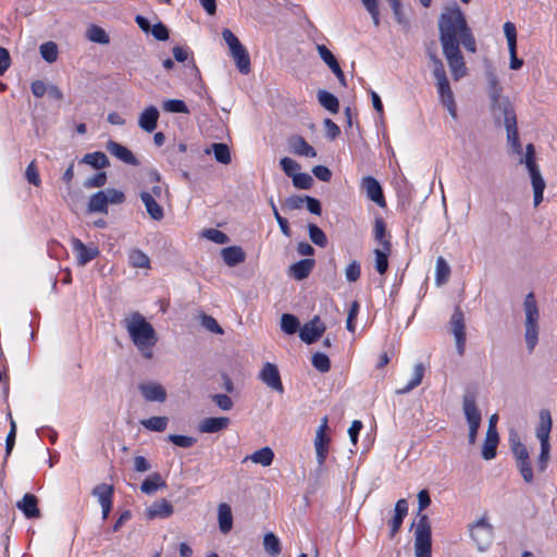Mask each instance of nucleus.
Masks as SVG:
<instances>
[{
  "label": "nucleus",
  "mask_w": 557,
  "mask_h": 557,
  "mask_svg": "<svg viewBox=\"0 0 557 557\" xmlns=\"http://www.w3.org/2000/svg\"><path fill=\"white\" fill-rule=\"evenodd\" d=\"M325 330V324L320 317L315 315L302 326L299 336L306 344H313L323 335Z\"/></svg>",
  "instance_id": "nucleus-15"
},
{
  "label": "nucleus",
  "mask_w": 557,
  "mask_h": 557,
  "mask_svg": "<svg viewBox=\"0 0 557 557\" xmlns=\"http://www.w3.org/2000/svg\"><path fill=\"white\" fill-rule=\"evenodd\" d=\"M281 327L286 334H294L299 327L298 319L289 313H284L281 319Z\"/></svg>",
  "instance_id": "nucleus-48"
},
{
  "label": "nucleus",
  "mask_w": 557,
  "mask_h": 557,
  "mask_svg": "<svg viewBox=\"0 0 557 557\" xmlns=\"http://www.w3.org/2000/svg\"><path fill=\"white\" fill-rule=\"evenodd\" d=\"M264 549L272 557L277 556L281 553V544L278 537L273 533H267L263 539Z\"/></svg>",
  "instance_id": "nucleus-46"
},
{
  "label": "nucleus",
  "mask_w": 557,
  "mask_h": 557,
  "mask_svg": "<svg viewBox=\"0 0 557 557\" xmlns=\"http://www.w3.org/2000/svg\"><path fill=\"white\" fill-rule=\"evenodd\" d=\"M470 534L478 548L484 550L493 541V527L482 518L471 527Z\"/></svg>",
  "instance_id": "nucleus-10"
},
{
  "label": "nucleus",
  "mask_w": 557,
  "mask_h": 557,
  "mask_svg": "<svg viewBox=\"0 0 557 557\" xmlns=\"http://www.w3.org/2000/svg\"><path fill=\"white\" fill-rule=\"evenodd\" d=\"M552 430V417L548 410H542L540 412V424L536 429V436L541 442V453L537 458L536 467L540 472H544L547 469L549 460V433Z\"/></svg>",
  "instance_id": "nucleus-6"
},
{
  "label": "nucleus",
  "mask_w": 557,
  "mask_h": 557,
  "mask_svg": "<svg viewBox=\"0 0 557 557\" xmlns=\"http://www.w3.org/2000/svg\"><path fill=\"white\" fill-rule=\"evenodd\" d=\"M203 235L208 239L220 245L226 244L230 240L228 236L224 232L216 228H208L203 232Z\"/></svg>",
  "instance_id": "nucleus-56"
},
{
  "label": "nucleus",
  "mask_w": 557,
  "mask_h": 557,
  "mask_svg": "<svg viewBox=\"0 0 557 557\" xmlns=\"http://www.w3.org/2000/svg\"><path fill=\"white\" fill-rule=\"evenodd\" d=\"M290 153L298 157L315 158L317 150L300 135H292L287 138Z\"/></svg>",
  "instance_id": "nucleus-17"
},
{
  "label": "nucleus",
  "mask_w": 557,
  "mask_h": 557,
  "mask_svg": "<svg viewBox=\"0 0 557 557\" xmlns=\"http://www.w3.org/2000/svg\"><path fill=\"white\" fill-rule=\"evenodd\" d=\"M504 33L507 39L508 48H517V29L513 23L506 22L504 24Z\"/></svg>",
  "instance_id": "nucleus-57"
},
{
  "label": "nucleus",
  "mask_w": 557,
  "mask_h": 557,
  "mask_svg": "<svg viewBox=\"0 0 557 557\" xmlns=\"http://www.w3.org/2000/svg\"><path fill=\"white\" fill-rule=\"evenodd\" d=\"M373 238L381 247H384L385 242H391V235L387 233L386 223L382 216L374 219Z\"/></svg>",
  "instance_id": "nucleus-38"
},
{
  "label": "nucleus",
  "mask_w": 557,
  "mask_h": 557,
  "mask_svg": "<svg viewBox=\"0 0 557 557\" xmlns=\"http://www.w3.org/2000/svg\"><path fill=\"white\" fill-rule=\"evenodd\" d=\"M520 163H524L528 170L537 168L535 159V149L533 144H528L525 147V156L520 160Z\"/></svg>",
  "instance_id": "nucleus-58"
},
{
  "label": "nucleus",
  "mask_w": 557,
  "mask_h": 557,
  "mask_svg": "<svg viewBox=\"0 0 557 557\" xmlns=\"http://www.w3.org/2000/svg\"><path fill=\"white\" fill-rule=\"evenodd\" d=\"M280 165L284 173L289 177H293L300 170V164L288 157L282 158L280 160Z\"/></svg>",
  "instance_id": "nucleus-53"
},
{
  "label": "nucleus",
  "mask_w": 557,
  "mask_h": 557,
  "mask_svg": "<svg viewBox=\"0 0 557 557\" xmlns=\"http://www.w3.org/2000/svg\"><path fill=\"white\" fill-rule=\"evenodd\" d=\"M71 247L75 253L78 265H86L99 256V249L96 246H86L79 238L72 237Z\"/></svg>",
  "instance_id": "nucleus-13"
},
{
  "label": "nucleus",
  "mask_w": 557,
  "mask_h": 557,
  "mask_svg": "<svg viewBox=\"0 0 557 557\" xmlns=\"http://www.w3.org/2000/svg\"><path fill=\"white\" fill-rule=\"evenodd\" d=\"M213 403L222 410H231L233 408V400L226 394H215L212 396Z\"/></svg>",
  "instance_id": "nucleus-62"
},
{
  "label": "nucleus",
  "mask_w": 557,
  "mask_h": 557,
  "mask_svg": "<svg viewBox=\"0 0 557 557\" xmlns=\"http://www.w3.org/2000/svg\"><path fill=\"white\" fill-rule=\"evenodd\" d=\"M320 58L327 64L329 67L336 65L338 62L331 50L324 45L317 47Z\"/></svg>",
  "instance_id": "nucleus-61"
},
{
  "label": "nucleus",
  "mask_w": 557,
  "mask_h": 557,
  "mask_svg": "<svg viewBox=\"0 0 557 557\" xmlns=\"http://www.w3.org/2000/svg\"><path fill=\"white\" fill-rule=\"evenodd\" d=\"M463 412L469 425H481V411L476 407L473 395L469 394L463 397Z\"/></svg>",
  "instance_id": "nucleus-27"
},
{
  "label": "nucleus",
  "mask_w": 557,
  "mask_h": 557,
  "mask_svg": "<svg viewBox=\"0 0 557 557\" xmlns=\"http://www.w3.org/2000/svg\"><path fill=\"white\" fill-rule=\"evenodd\" d=\"M504 123L507 131L508 141L511 144L513 150L517 153H520L522 147L518 134L516 113L510 106L506 107L504 110Z\"/></svg>",
  "instance_id": "nucleus-12"
},
{
  "label": "nucleus",
  "mask_w": 557,
  "mask_h": 557,
  "mask_svg": "<svg viewBox=\"0 0 557 557\" xmlns=\"http://www.w3.org/2000/svg\"><path fill=\"white\" fill-rule=\"evenodd\" d=\"M202 325L212 333H215V334L224 333L223 329L220 326L218 321L211 315H207V314L202 315Z\"/></svg>",
  "instance_id": "nucleus-64"
},
{
  "label": "nucleus",
  "mask_w": 557,
  "mask_h": 557,
  "mask_svg": "<svg viewBox=\"0 0 557 557\" xmlns=\"http://www.w3.org/2000/svg\"><path fill=\"white\" fill-rule=\"evenodd\" d=\"M424 373H425L424 364L422 362L417 363L414 366L413 375H412L411 380L407 383V385L397 389L396 393L398 395H403V394H407V393L411 392L412 389H414L416 387H418L422 383Z\"/></svg>",
  "instance_id": "nucleus-35"
},
{
  "label": "nucleus",
  "mask_w": 557,
  "mask_h": 557,
  "mask_svg": "<svg viewBox=\"0 0 557 557\" xmlns=\"http://www.w3.org/2000/svg\"><path fill=\"white\" fill-rule=\"evenodd\" d=\"M273 459H274L273 450L270 447L265 446V447H262V448L256 450L251 455L246 456L244 458L243 462H245L247 460H251L253 463L261 465L262 467H269L272 465Z\"/></svg>",
  "instance_id": "nucleus-32"
},
{
  "label": "nucleus",
  "mask_w": 557,
  "mask_h": 557,
  "mask_svg": "<svg viewBox=\"0 0 557 557\" xmlns=\"http://www.w3.org/2000/svg\"><path fill=\"white\" fill-rule=\"evenodd\" d=\"M431 504V497L426 490L418 493V522L414 529V553L416 557H431L432 555V532L426 515L421 513Z\"/></svg>",
  "instance_id": "nucleus-3"
},
{
  "label": "nucleus",
  "mask_w": 557,
  "mask_h": 557,
  "mask_svg": "<svg viewBox=\"0 0 557 557\" xmlns=\"http://www.w3.org/2000/svg\"><path fill=\"white\" fill-rule=\"evenodd\" d=\"M222 37L230 48L231 55L233 57L238 71L243 74H248L251 70V63L247 49L228 28H224L222 30Z\"/></svg>",
  "instance_id": "nucleus-7"
},
{
  "label": "nucleus",
  "mask_w": 557,
  "mask_h": 557,
  "mask_svg": "<svg viewBox=\"0 0 557 557\" xmlns=\"http://www.w3.org/2000/svg\"><path fill=\"white\" fill-rule=\"evenodd\" d=\"M159 111L154 106L147 107L139 115L138 124L147 133L157 128Z\"/></svg>",
  "instance_id": "nucleus-26"
},
{
  "label": "nucleus",
  "mask_w": 557,
  "mask_h": 557,
  "mask_svg": "<svg viewBox=\"0 0 557 557\" xmlns=\"http://www.w3.org/2000/svg\"><path fill=\"white\" fill-rule=\"evenodd\" d=\"M222 257L228 267H234L245 261L246 255L238 246H230L222 249Z\"/></svg>",
  "instance_id": "nucleus-33"
},
{
  "label": "nucleus",
  "mask_w": 557,
  "mask_h": 557,
  "mask_svg": "<svg viewBox=\"0 0 557 557\" xmlns=\"http://www.w3.org/2000/svg\"><path fill=\"white\" fill-rule=\"evenodd\" d=\"M450 325L456 339L457 351L462 356L466 348V325L463 312L459 307H457L451 314Z\"/></svg>",
  "instance_id": "nucleus-11"
},
{
  "label": "nucleus",
  "mask_w": 557,
  "mask_h": 557,
  "mask_svg": "<svg viewBox=\"0 0 557 557\" xmlns=\"http://www.w3.org/2000/svg\"><path fill=\"white\" fill-rule=\"evenodd\" d=\"M487 76H488L490 96H491L493 102H497L500 97L503 88L500 87L498 78L494 72H490Z\"/></svg>",
  "instance_id": "nucleus-51"
},
{
  "label": "nucleus",
  "mask_w": 557,
  "mask_h": 557,
  "mask_svg": "<svg viewBox=\"0 0 557 557\" xmlns=\"http://www.w3.org/2000/svg\"><path fill=\"white\" fill-rule=\"evenodd\" d=\"M168 440L174 445L183 448L191 447L196 443V438L181 434H170Z\"/></svg>",
  "instance_id": "nucleus-54"
},
{
  "label": "nucleus",
  "mask_w": 557,
  "mask_h": 557,
  "mask_svg": "<svg viewBox=\"0 0 557 557\" xmlns=\"http://www.w3.org/2000/svg\"><path fill=\"white\" fill-rule=\"evenodd\" d=\"M212 151L218 162L222 164H230L232 161L231 151L226 144L214 143L212 145Z\"/></svg>",
  "instance_id": "nucleus-45"
},
{
  "label": "nucleus",
  "mask_w": 557,
  "mask_h": 557,
  "mask_svg": "<svg viewBox=\"0 0 557 557\" xmlns=\"http://www.w3.org/2000/svg\"><path fill=\"white\" fill-rule=\"evenodd\" d=\"M531 178L533 188V201L534 207H537L543 201V195L546 187V183L541 174L540 168L528 170Z\"/></svg>",
  "instance_id": "nucleus-24"
},
{
  "label": "nucleus",
  "mask_w": 557,
  "mask_h": 557,
  "mask_svg": "<svg viewBox=\"0 0 557 557\" xmlns=\"http://www.w3.org/2000/svg\"><path fill=\"white\" fill-rule=\"evenodd\" d=\"M312 366L321 373H326L331 369V361L325 354L315 352L312 356Z\"/></svg>",
  "instance_id": "nucleus-50"
},
{
  "label": "nucleus",
  "mask_w": 557,
  "mask_h": 557,
  "mask_svg": "<svg viewBox=\"0 0 557 557\" xmlns=\"http://www.w3.org/2000/svg\"><path fill=\"white\" fill-rule=\"evenodd\" d=\"M346 280L348 282H356L360 278L361 268L358 261L350 262L345 269Z\"/></svg>",
  "instance_id": "nucleus-59"
},
{
  "label": "nucleus",
  "mask_w": 557,
  "mask_h": 557,
  "mask_svg": "<svg viewBox=\"0 0 557 557\" xmlns=\"http://www.w3.org/2000/svg\"><path fill=\"white\" fill-rule=\"evenodd\" d=\"M230 425L227 417H209L203 419L199 424V431L202 433H216Z\"/></svg>",
  "instance_id": "nucleus-28"
},
{
  "label": "nucleus",
  "mask_w": 557,
  "mask_h": 557,
  "mask_svg": "<svg viewBox=\"0 0 557 557\" xmlns=\"http://www.w3.org/2000/svg\"><path fill=\"white\" fill-rule=\"evenodd\" d=\"M88 211L89 212H108V199L107 194L103 190L97 191L94 194L88 202Z\"/></svg>",
  "instance_id": "nucleus-37"
},
{
  "label": "nucleus",
  "mask_w": 557,
  "mask_h": 557,
  "mask_svg": "<svg viewBox=\"0 0 557 557\" xmlns=\"http://www.w3.org/2000/svg\"><path fill=\"white\" fill-rule=\"evenodd\" d=\"M511 450L516 458L517 468L527 484H531L534 481L533 470L531 466V460L529 457V451L524 444L521 442H512Z\"/></svg>",
  "instance_id": "nucleus-8"
},
{
  "label": "nucleus",
  "mask_w": 557,
  "mask_h": 557,
  "mask_svg": "<svg viewBox=\"0 0 557 557\" xmlns=\"http://www.w3.org/2000/svg\"><path fill=\"white\" fill-rule=\"evenodd\" d=\"M39 50L42 59L48 63H52L58 59V46L53 41L42 44Z\"/></svg>",
  "instance_id": "nucleus-47"
},
{
  "label": "nucleus",
  "mask_w": 557,
  "mask_h": 557,
  "mask_svg": "<svg viewBox=\"0 0 557 557\" xmlns=\"http://www.w3.org/2000/svg\"><path fill=\"white\" fill-rule=\"evenodd\" d=\"M163 109L173 113H188L186 103L181 99H170L164 101Z\"/></svg>",
  "instance_id": "nucleus-52"
},
{
  "label": "nucleus",
  "mask_w": 557,
  "mask_h": 557,
  "mask_svg": "<svg viewBox=\"0 0 557 557\" xmlns=\"http://www.w3.org/2000/svg\"><path fill=\"white\" fill-rule=\"evenodd\" d=\"M219 528L223 534H227L233 528V515L230 505L222 503L218 507Z\"/></svg>",
  "instance_id": "nucleus-31"
},
{
  "label": "nucleus",
  "mask_w": 557,
  "mask_h": 557,
  "mask_svg": "<svg viewBox=\"0 0 557 557\" xmlns=\"http://www.w3.org/2000/svg\"><path fill=\"white\" fill-rule=\"evenodd\" d=\"M150 30L157 40L165 41L169 39V29L162 22L154 24Z\"/></svg>",
  "instance_id": "nucleus-63"
},
{
  "label": "nucleus",
  "mask_w": 557,
  "mask_h": 557,
  "mask_svg": "<svg viewBox=\"0 0 557 557\" xmlns=\"http://www.w3.org/2000/svg\"><path fill=\"white\" fill-rule=\"evenodd\" d=\"M408 513V503L401 498L396 502L395 515L389 521V537L393 539L401 528L403 521Z\"/></svg>",
  "instance_id": "nucleus-23"
},
{
  "label": "nucleus",
  "mask_w": 557,
  "mask_h": 557,
  "mask_svg": "<svg viewBox=\"0 0 557 557\" xmlns=\"http://www.w3.org/2000/svg\"><path fill=\"white\" fill-rule=\"evenodd\" d=\"M106 148L112 156H114L120 161L134 166L139 165L138 159L127 147L114 140H109L106 145Z\"/></svg>",
  "instance_id": "nucleus-19"
},
{
  "label": "nucleus",
  "mask_w": 557,
  "mask_h": 557,
  "mask_svg": "<svg viewBox=\"0 0 557 557\" xmlns=\"http://www.w3.org/2000/svg\"><path fill=\"white\" fill-rule=\"evenodd\" d=\"M173 506L172 504L162 498L160 500L153 502L147 509H146V517L150 520L152 519H165L173 515Z\"/></svg>",
  "instance_id": "nucleus-20"
},
{
  "label": "nucleus",
  "mask_w": 557,
  "mask_h": 557,
  "mask_svg": "<svg viewBox=\"0 0 557 557\" xmlns=\"http://www.w3.org/2000/svg\"><path fill=\"white\" fill-rule=\"evenodd\" d=\"M362 188H364L368 198L375 202L379 207L384 208L386 206L382 187L376 178L373 176L363 177Z\"/></svg>",
  "instance_id": "nucleus-18"
},
{
  "label": "nucleus",
  "mask_w": 557,
  "mask_h": 557,
  "mask_svg": "<svg viewBox=\"0 0 557 557\" xmlns=\"http://www.w3.org/2000/svg\"><path fill=\"white\" fill-rule=\"evenodd\" d=\"M499 443V436L498 434L486 433L485 441L482 447V457L485 460H491L495 458L497 453V446Z\"/></svg>",
  "instance_id": "nucleus-36"
},
{
  "label": "nucleus",
  "mask_w": 557,
  "mask_h": 557,
  "mask_svg": "<svg viewBox=\"0 0 557 557\" xmlns=\"http://www.w3.org/2000/svg\"><path fill=\"white\" fill-rule=\"evenodd\" d=\"M313 183L312 177L308 173H296L293 176V184L299 189H309Z\"/></svg>",
  "instance_id": "nucleus-55"
},
{
  "label": "nucleus",
  "mask_w": 557,
  "mask_h": 557,
  "mask_svg": "<svg viewBox=\"0 0 557 557\" xmlns=\"http://www.w3.org/2000/svg\"><path fill=\"white\" fill-rule=\"evenodd\" d=\"M16 507L27 519H37L40 517L38 498L34 494L26 493L23 498L17 502Z\"/></svg>",
  "instance_id": "nucleus-21"
},
{
  "label": "nucleus",
  "mask_w": 557,
  "mask_h": 557,
  "mask_svg": "<svg viewBox=\"0 0 557 557\" xmlns=\"http://www.w3.org/2000/svg\"><path fill=\"white\" fill-rule=\"evenodd\" d=\"M450 276V267L443 257L436 259L435 283L437 285L445 284Z\"/></svg>",
  "instance_id": "nucleus-42"
},
{
  "label": "nucleus",
  "mask_w": 557,
  "mask_h": 557,
  "mask_svg": "<svg viewBox=\"0 0 557 557\" xmlns=\"http://www.w3.org/2000/svg\"><path fill=\"white\" fill-rule=\"evenodd\" d=\"M124 326L133 342L145 359L153 357V347L158 342L153 326L139 313L133 312L124 320Z\"/></svg>",
  "instance_id": "nucleus-2"
},
{
  "label": "nucleus",
  "mask_w": 557,
  "mask_h": 557,
  "mask_svg": "<svg viewBox=\"0 0 557 557\" xmlns=\"http://www.w3.org/2000/svg\"><path fill=\"white\" fill-rule=\"evenodd\" d=\"M314 264H315V261L313 259H302V260L290 265L289 274L295 280H298V281L304 280L309 276Z\"/></svg>",
  "instance_id": "nucleus-30"
},
{
  "label": "nucleus",
  "mask_w": 557,
  "mask_h": 557,
  "mask_svg": "<svg viewBox=\"0 0 557 557\" xmlns=\"http://www.w3.org/2000/svg\"><path fill=\"white\" fill-rule=\"evenodd\" d=\"M309 237L313 244L319 247H325L327 245V238L325 233L315 224H309L308 226Z\"/></svg>",
  "instance_id": "nucleus-49"
},
{
  "label": "nucleus",
  "mask_w": 557,
  "mask_h": 557,
  "mask_svg": "<svg viewBox=\"0 0 557 557\" xmlns=\"http://www.w3.org/2000/svg\"><path fill=\"white\" fill-rule=\"evenodd\" d=\"M25 175L29 184H33L34 186L37 187L41 184V180L35 161H32L27 165Z\"/></svg>",
  "instance_id": "nucleus-60"
},
{
  "label": "nucleus",
  "mask_w": 557,
  "mask_h": 557,
  "mask_svg": "<svg viewBox=\"0 0 557 557\" xmlns=\"http://www.w3.org/2000/svg\"><path fill=\"white\" fill-rule=\"evenodd\" d=\"M139 391L147 401L163 403L166 399V392L159 383H143Z\"/></svg>",
  "instance_id": "nucleus-22"
},
{
  "label": "nucleus",
  "mask_w": 557,
  "mask_h": 557,
  "mask_svg": "<svg viewBox=\"0 0 557 557\" xmlns=\"http://www.w3.org/2000/svg\"><path fill=\"white\" fill-rule=\"evenodd\" d=\"M429 57L433 63V75L436 79L437 92L443 106L448 110L449 114L457 117V106L454 92L450 88L449 81L446 75L444 64L441 59L434 53L430 52Z\"/></svg>",
  "instance_id": "nucleus-4"
},
{
  "label": "nucleus",
  "mask_w": 557,
  "mask_h": 557,
  "mask_svg": "<svg viewBox=\"0 0 557 557\" xmlns=\"http://www.w3.org/2000/svg\"><path fill=\"white\" fill-rule=\"evenodd\" d=\"M259 379L270 388L280 394L284 393V386L277 367L274 363L267 362L263 364Z\"/></svg>",
  "instance_id": "nucleus-14"
},
{
  "label": "nucleus",
  "mask_w": 557,
  "mask_h": 557,
  "mask_svg": "<svg viewBox=\"0 0 557 557\" xmlns=\"http://www.w3.org/2000/svg\"><path fill=\"white\" fill-rule=\"evenodd\" d=\"M140 199L145 205L147 213L154 221H161L164 218L163 208L159 205L158 199L151 193L141 191Z\"/></svg>",
  "instance_id": "nucleus-25"
},
{
  "label": "nucleus",
  "mask_w": 557,
  "mask_h": 557,
  "mask_svg": "<svg viewBox=\"0 0 557 557\" xmlns=\"http://www.w3.org/2000/svg\"><path fill=\"white\" fill-rule=\"evenodd\" d=\"M169 419L166 417H150L141 420V425L154 432H163L168 426Z\"/></svg>",
  "instance_id": "nucleus-43"
},
{
  "label": "nucleus",
  "mask_w": 557,
  "mask_h": 557,
  "mask_svg": "<svg viewBox=\"0 0 557 557\" xmlns=\"http://www.w3.org/2000/svg\"><path fill=\"white\" fill-rule=\"evenodd\" d=\"M82 162L89 164L97 170L104 169L110 164L108 157L102 151L86 153L83 157Z\"/></svg>",
  "instance_id": "nucleus-39"
},
{
  "label": "nucleus",
  "mask_w": 557,
  "mask_h": 557,
  "mask_svg": "<svg viewBox=\"0 0 557 557\" xmlns=\"http://www.w3.org/2000/svg\"><path fill=\"white\" fill-rule=\"evenodd\" d=\"M440 41L443 53L451 71L454 81L467 75V66L460 46L471 52H476V40L468 25L462 10L457 3L446 7L437 21Z\"/></svg>",
  "instance_id": "nucleus-1"
},
{
  "label": "nucleus",
  "mask_w": 557,
  "mask_h": 557,
  "mask_svg": "<svg viewBox=\"0 0 557 557\" xmlns=\"http://www.w3.org/2000/svg\"><path fill=\"white\" fill-rule=\"evenodd\" d=\"M524 311H525V343L529 352H532L539 341V320L540 312L537 309L535 296L532 292H530L523 302Z\"/></svg>",
  "instance_id": "nucleus-5"
},
{
  "label": "nucleus",
  "mask_w": 557,
  "mask_h": 557,
  "mask_svg": "<svg viewBox=\"0 0 557 557\" xmlns=\"http://www.w3.org/2000/svg\"><path fill=\"white\" fill-rule=\"evenodd\" d=\"M327 417H323V419L321 420V424L319 425L317 432H315V437H314V448H315V454H317V461L319 463V466H323L326 458H327V455H329V450H330V443H331V438L330 436L327 435V430H329V425H327Z\"/></svg>",
  "instance_id": "nucleus-9"
},
{
  "label": "nucleus",
  "mask_w": 557,
  "mask_h": 557,
  "mask_svg": "<svg viewBox=\"0 0 557 557\" xmlns=\"http://www.w3.org/2000/svg\"><path fill=\"white\" fill-rule=\"evenodd\" d=\"M113 494H114L113 485H109L106 483L98 484L92 490V495H95L98 498V500L101 505L103 520L108 519L109 513L112 509Z\"/></svg>",
  "instance_id": "nucleus-16"
},
{
  "label": "nucleus",
  "mask_w": 557,
  "mask_h": 557,
  "mask_svg": "<svg viewBox=\"0 0 557 557\" xmlns=\"http://www.w3.org/2000/svg\"><path fill=\"white\" fill-rule=\"evenodd\" d=\"M128 263L132 268L150 269V259L140 249H132L129 251Z\"/></svg>",
  "instance_id": "nucleus-41"
},
{
  "label": "nucleus",
  "mask_w": 557,
  "mask_h": 557,
  "mask_svg": "<svg viewBox=\"0 0 557 557\" xmlns=\"http://www.w3.org/2000/svg\"><path fill=\"white\" fill-rule=\"evenodd\" d=\"M87 38L92 42L102 45H108L110 42V37L107 32L98 25H91L87 29Z\"/></svg>",
  "instance_id": "nucleus-44"
},
{
  "label": "nucleus",
  "mask_w": 557,
  "mask_h": 557,
  "mask_svg": "<svg viewBox=\"0 0 557 557\" xmlns=\"http://www.w3.org/2000/svg\"><path fill=\"white\" fill-rule=\"evenodd\" d=\"M392 252V243L385 242L384 247L375 248L373 253L375 257V270L380 274H385L388 269V257Z\"/></svg>",
  "instance_id": "nucleus-29"
},
{
  "label": "nucleus",
  "mask_w": 557,
  "mask_h": 557,
  "mask_svg": "<svg viewBox=\"0 0 557 557\" xmlns=\"http://www.w3.org/2000/svg\"><path fill=\"white\" fill-rule=\"evenodd\" d=\"M318 100L320 104L331 113H337L339 110L338 99L330 91L319 90Z\"/></svg>",
  "instance_id": "nucleus-40"
},
{
  "label": "nucleus",
  "mask_w": 557,
  "mask_h": 557,
  "mask_svg": "<svg viewBox=\"0 0 557 557\" xmlns=\"http://www.w3.org/2000/svg\"><path fill=\"white\" fill-rule=\"evenodd\" d=\"M166 483L162 480L160 473L154 472L151 473L147 479H145L140 485V491L144 494L151 495L156 493L159 488L165 487Z\"/></svg>",
  "instance_id": "nucleus-34"
}]
</instances>
